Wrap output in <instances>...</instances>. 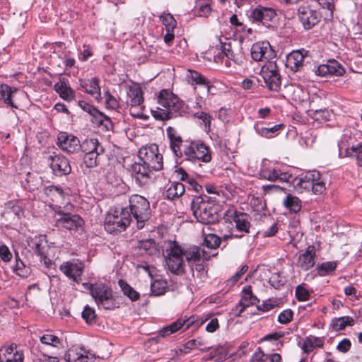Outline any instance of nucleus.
I'll use <instances>...</instances> for the list:
<instances>
[{
  "label": "nucleus",
  "mask_w": 362,
  "mask_h": 362,
  "mask_svg": "<svg viewBox=\"0 0 362 362\" xmlns=\"http://www.w3.org/2000/svg\"><path fill=\"white\" fill-rule=\"evenodd\" d=\"M244 296L240 301V305L242 306L241 310L239 312V315L243 311V310L248 307L250 305H253L257 300V298L252 294L251 287L244 288L243 289Z\"/></svg>",
  "instance_id": "ea45409f"
},
{
  "label": "nucleus",
  "mask_w": 362,
  "mask_h": 362,
  "mask_svg": "<svg viewBox=\"0 0 362 362\" xmlns=\"http://www.w3.org/2000/svg\"><path fill=\"white\" fill-rule=\"evenodd\" d=\"M91 296L95 299L98 307L110 310L115 307L112 291L106 285L100 283L89 286Z\"/></svg>",
  "instance_id": "6e6552de"
},
{
  "label": "nucleus",
  "mask_w": 362,
  "mask_h": 362,
  "mask_svg": "<svg viewBox=\"0 0 362 362\" xmlns=\"http://www.w3.org/2000/svg\"><path fill=\"white\" fill-rule=\"evenodd\" d=\"M104 97L105 99V103L108 108L117 110L119 107V102L115 97L112 95L109 91L104 93Z\"/></svg>",
  "instance_id": "bf43d9fd"
},
{
  "label": "nucleus",
  "mask_w": 362,
  "mask_h": 362,
  "mask_svg": "<svg viewBox=\"0 0 362 362\" xmlns=\"http://www.w3.org/2000/svg\"><path fill=\"white\" fill-rule=\"evenodd\" d=\"M298 16L304 28L309 30L320 21L319 13L308 6L301 5L298 8Z\"/></svg>",
  "instance_id": "a211bd4d"
},
{
  "label": "nucleus",
  "mask_w": 362,
  "mask_h": 362,
  "mask_svg": "<svg viewBox=\"0 0 362 362\" xmlns=\"http://www.w3.org/2000/svg\"><path fill=\"white\" fill-rule=\"evenodd\" d=\"M92 122L98 127H104L106 130L111 129L113 126L110 118L101 112H99L94 119H92Z\"/></svg>",
  "instance_id": "79ce46f5"
},
{
  "label": "nucleus",
  "mask_w": 362,
  "mask_h": 362,
  "mask_svg": "<svg viewBox=\"0 0 362 362\" xmlns=\"http://www.w3.org/2000/svg\"><path fill=\"white\" fill-rule=\"evenodd\" d=\"M137 247L139 250H144L148 255L153 254L156 250V243L152 239L139 241Z\"/></svg>",
  "instance_id": "de8ad7c7"
},
{
  "label": "nucleus",
  "mask_w": 362,
  "mask_h": 362,
  "mask_svg": "<svg viewBox=\"0 0 362 362\" xmlns=\"http://www.w3.org/2000/svg\"><path fill=\"white\" fill-rule=\"evenodd\" d=\"M187 77L192 80V83H196V84L203 86L204 88L206 89V93L207 94L209 93V91H210L209 82L200 73L195 71H192V70H188Z\"/></svg>",
  "instance_id": "e433bc0d"
},
{
  "label": "nucleus",
  "mask_w": 362,
  "mask_h": 362,
  "mask_svg": "<svg viewBox=\"0 0 362 362\" xmlns=\"http://www.w3.org/2000/svg\"><path fill=\"white\" fill-rule=\"evenodd\" d=\"M238 47H234L231 43H223L222 45V52L225 56L236 64H241L243 57L240 53L237 52Z\"/></svg>",
  "instance_id": "c85d7f7f"
},
{
  "label": "nucleus",
  "mask_w": 362,
  "mask_h": 362,
  "mask_svg": "<svg viewBox=\"0 0 362 362\" xmlns=\"http://www.w3.org/2000/svg\"><path fill=\"white\" fill-rule=\"evenodd\" d=\"M23 353L16 344L3 346L0 349V362H23Z\"/></svg>",
  "instance_id": "5701e85b"
},
{
  "label": "nucleus",
  "mask_w": 362,
  "mask_h": 362,
  "mask_svg": "<svg viewBox=\"0 0 362 362\" xmlns=\"http://www.w3.org/2000/svg\"><path fill=\"white\" fill-rule=\"evenodd\" d=\"M132 221L128 208L120 211L115 210L114 213H108L105 221V228L109 233L124 230Z\"/></svg>",
  "instance_id": "1a4fd4ad"
},
{
  "label": "nucleus",
  "mask_w": 362,
  "mask_h": 362,
  "mask_svg": "<svg viewBox=\"0 0 362 362\" xmlns=\"http://www.w3.org/2000/svg\"><path fill=\"white\" fill-rule=\"evenodd\" d=\"M296 297L300 301L309 300L310 294L303 286H298L296 288Z\"/></svg>",
  "instance_id": "680f3d73"
},
{
  "label": "nucleus",
  "mask_w": 362,
  "mask_h": 362,
  "mask_svg": "<svg viewBox=\"0 0 362 362\" xmlns=\"http://www.w3.org/2000/svg\"><path fill=\"white\" fill-rule=\"evenodd\" d=\"M284 206L291 211L296 213L300 210V200L294 196L288 194L284 202Z\"/></svg>",
  "instance_id": "37998d69"
},
{
  "label": "nucleus",
  "mask_w": 362,
  "mask_h": 362,
  "mask_svg": "<svg viewBox=\"0 0 362 362\" xmlns=\"http://www.w3.org/2000/svg\"><path fill=\"white\" fill-rule=\"evenodd\" d=\"M221 243V239L215 234L206 235L204 239V245L209 249H216Z\"/></svg>",
  "instance_id": "864d4df0"
},
{
  "label": "nucleus",
  "mask_w": 362,
  "mask_h": 362,
  "mask_svg": "<svg viewBox=\"0 0 362 362\" xmlns=\"http://www.w3.org/2000/svg\"><path fill=\"white\" fill-rule=\"evenodd\" d=\"M80 106L81 108L86 111V112L89 113L92 117L93 119L99 113V110H97L95 107L90 105L88 103H86L85 102H81Z\"/></svg>",
  "instance_id": "774afa93"
},
{
  "label": "nucleus",
  "mask_w": 362,
  "mask_h": 362,
  "mask_svg": "<svg viewBox=\"0 0 362 362\" xmlns=\"http://www.w3.org/2000/svg\"><path fill=\"white\" fill-rule=\"evenodd\" d=\"M54 90L66 101H71L75 96L74 91L71 88L65 78H60L54 86Z\"/></svg>",
  "instance_id": "a878e982"
},
{
  "label": "nucleus",
  "mask_w": 362,
  "mask_h": 362,
  "mask_svg": "<svg viewBox=\"0 0 362 362\" xmlns=\"http://www.w3.org/2000/svg\"><path fill=\"white\" fill-rule=\"evenodd\" d=\"M325 189V184L322 180H321L320 175L319 174V178L316 182H313V187H312L311 190L315 194H322Z\"/></svg>",
  "instance_id": "338daca9"
},
{
  "label": "nucleus",
  "mask_w": 362,
  "mask_h": 362,
  "mask_svg": "<svg viewBox=\"0 0 362 362\" xmlns=\"http://www.w3.org/2000/svg\"><path fill=\"white\" fill-rule=\"evenodd\" d=\"M129 214L137 223V228L141 229L148 220L151 214L150 205L148 200L142 196L134 194L129 199Z\"/></svg>",
  "instance_id": "20e7f679"
},
{
  "label": "nucleus",
  "mask_w": 362,
  "mask_h": 362,
  "mask_svg": "<svg viewBox=\"0 0 362 362\" xmlns=\"http://www.w3.org/2000/svg\"><path fill=\"white\" fill-rule=\"evenodd\" d=\"M192 162L209 163L211 160L210 148L202 141H192L183 146L182 157Z\"/></svg>",
  "instance_id": "0eeeda50"
},
{
  "label": "nucleus",
  "mask_w": 362,
  "mask_h": 362,
  "mask_svg": "<svg viewBox=\"0 0 362 362\" xmlns=\"http://www.w3.org/2000/svg\"><path fill=\"white\" fill-rule=\"evenodd\" d=\"M168 288V283L164 279H156L151 284V291L153 296L163 295Z\"/></svg>",
  "instance_id": "58836bf2"
},
{
  "label": "nucleus",
  "mask_w": 362,
  "mask_h": 362,
  "mask_svg": "<svg viewBox=\"0 0 362 362\" xmlns=\"http://www.w3.org/2000/svg\"><path fill=\"white\" fill-rule=\"evenodd\" d=\"M16 264L14 266V272L20 276L27 277L30 274V269L25 267L23 262L19 259L18 254L16 252Z\"/></svg>",
  "instance_id": "8fccbe9b"
},
{
  "label": "nucleus",
  "mask_w": 362,
  "mask_h": 362,
  "mask_svg": "<svg viewBox=\"0 0 362 362\" xmlns=\"http://www.w3.org/2000/svg\"><path fill=\"white\" fill-rule=\"evenodd\" d=\"M139 158L153 170L158 171L163 168V156L155 144L141 148L139 151Z\"/></svg>",
  "instance_id": "9d476101"
},
{
  "label": "nucleus",
  "mask_w": 362,
  "mask_h": 362,
  "mask_svg": "<svg viewBox=\"0 0 362 362\" xmlns=\"http://www.w3.org/2000/svg\"><path fill=\"white\" fill-rule=\"evenodd\" d=\"M315 74L320 76H342L345 73L344 67L336 60H329L327 64L318 66L315 70Z\"/></svg>",
  "instance_id": "4be33fe9"
},
{
  "label": "nucleus",
  "mask_w": 362,
  "mask_h": 362,
  "mask_svg": "<svg viewBox=\"0 0 362 362\" xmlns=\"http://www.w3.org/2000/svg\"><path fill=\"white\" fill-rule=\"evenodd\" d=\"M96 315L94 309L90 308L89 305H86L83 312L82 317L86 320L87 323H90L95 319Z\"/></svg>",
  "instance_id": "e2e57ef3"
},
{
  "label": "nucleus",
  "mask_w": 362,
  "mask_h": 362,
  "mask_svg": "<svg viewBox=\"0 0 362 362\" xmlns=\"http://www.w3.org/2000/svg\"><path fill=\"white\" fill-rule=\"evenodd\" d=\"M261 178L267 180L271 182H289L292 175L287 172H282L277 168L267 166L266 163H263L259 172Z\"/></svg>",
  "instance_id": "f3484780"
},
{
  "label": "nucleus",
  "mask_w": 362,
  "mask_h": 362,
  "mask_svg": "<svg viewBox=\"0 0 362 362\" xmlns=\"http://www.w3.org/2000/svg\"><path fill=\"white\" fill-rule=\"evenodd\" d=\"M119 284L121 286L124 294L127 296L132 300L135 301L139 298V293L129 284L122 280L119 281Z\"/></svg>",
  "instance_id": "3c124183"
},
{
  "label": "nucleus",
  "mask_w": 362,
  "mask_h": 362,
  "mask_svg": "<svg viewBox=\"0 0 362 362\" xmlns=\"http://www.w3.org/2000/svg\"><path fill=\"white\" fill-rule=\"evenodd\" d=\"M127 106H136L143 105L144 98L142 90L139 88H129L128 92Z\"/></svg>",
  "instance_id": "72a5a7b5"
},
{
  "label": "nucleus",
  "mask_w": 362,
  "mask_h": 362,
  "mask_svg": "<svg viewBox=\"0 0 362 362\" xmlns=\"http://www.w3.org/2000/svg\"><path fill=\"white\" fill-rule=\"evenodd\" d=\"M159 19L165 26L166 31H172L177 27V21L170 13H163L160 15Z\"/></svg>",
  "instance_id": "a18cd8bd"
},
{
  "label": "nucleus",
  "mask_w": 362,
  "mask_h": 362,
  "mask_svg": "<svg viewBox=\"0 0 362 362\" xmlns=\"http://www.w3.org/2000/svg\"><path fill=\"white\" fill-rule=\"evenodd\" d=\"M185 348L189 349H199L200 351L204 352L209 350L211 346H207V342L202 338H197L188 341L185 344Z\"/></svg>",
  "instance_id": "a19ab883"
},
{
  "label": "nucleus",
  "mask_w": 362,
  "mask_h": 362,
  "mask_svg": "<svg viewBox=\"0 0 362 362\" xmlns=\"http://www.w3.org/2000/svg\"><path fill=\"white\" fill-rule=\"evenodd\" d=\"M151 168L141 161L135 162L132 165V175L139 186H144L149 182Z\"/></svg>",
  "instance_id": "6ab92c4d"
},
{
  "label": "nucleus",
  "mask_w": 362,
  "mask_h": 362,
  "mask_svg": "<svg viewBox=\"0 0 362 362\" xmlns=\"http://www.w3.org/2000/svg\"><path fill=\"white\" fill-rule=\"evenodd\" d=\"M16 88L11 87L7 84L0 85V100L3 101L7 105L17 109L18 106L12 101L14 93L17 92Z\"/></svg>",
  "instance_id": "cd10ccee"
},
{
  "label": "nucleus",
  "mask_w": 362,
  "mask_h": 362,
  "mask_svg": "<svg viewBox=\"0 0 362 362\" xmlns=\"http://www.w3.org/2000/svg\"><path fill=\"white\" fill-rule=\"evenodd\" d=\"M337 268V262H325L317 265L316 269L317 274L321 276L330 274Z\"/></svg>",
  "instance_id": "c03bdc74"
},
{
  "label": "nucleus",
  "mask_w": 362,
  "mask_h": 362,
  "mask_svg": "<svg viewBox=\"0 0 362 362\" xmlns=\"http://www.w3.org/2000/svg\"><path fill=\"white\" fill-rule=\"evenodd\" d=\"M158 103L160 107L152 111L153 116L157 119L166 120L177 116L186 117L189 114L188 106L168 90H160Z\"/></svg>",
  "instance_id": "f257e3e1"
},
{
  "label": "nucleus",
  "mask_w": 362,
  "mask_h": 362,
  "mask_svg": "<svg viewBox=\"0 0 362 362\" xmlns=\"http://www.w3.org/2000/svg\"><path fill=\"white\" fill-rule=\"evenodd\" d=\"M251 57L256 62L272 59L275 56L269 42H257L252 45L250 49Z\"/></svg>",
  "instance_id": "dca6fc26"
},
{
  "label": "nucleus",
  "mask_w": 362,
  "mask_h": 362,
  "mask_svg": "<svg viewBox=\"0 0 362 362\" xmlns=\"http://www.w3.org/2000/svg\"><path fill=\"white\" fill-rule=\"evenodd\" d=\"M194 117L202 121L206 132H209L211 130V122L212 116L205 112H197L194 113Z\"/></svg>",
  "instance_id": "603ef678"
},
{
  "label": "nucleus",
  "mask_w": 362,
  "mask_h": 362,
  "mask_svg": "<svg viewBox=\"0 0 362 362\" xmlns=\"http://www.w3.org/2000/svg\"><path fill=\"white\" fill-rule=\"evenodd\" d=\"M57 145L64 151L69 153L77 152L80 149L79 139L72 135L61 132L58 135Z\"/></svg>",
  "instance_id": "aec40b11"
},
{
  "label": "nucleus",
  "mask_w": 362,
  "mask_h": 362,
  "mask_svg": "<svg viewBox=\"0 0 362 362\" xmlns=\"http://www.w3.org/2000/svg\"><path fill=\"white\" fill-rule=\"evenodd\" d=\"M187 250H184L175 241L165 243L164 254L168 269L175 274H182L185 271L184 257L186 258Z\"/></svg>",
  "instance_id": "7ed1b4c3"
},
{
  "label": "nucleus",
  "mask_w": 362,
  "mask_h": 362,
  "mask_svg": "<svg viewBox=\"0 0 362 362\" xmlns=\"http://www.w3.org/2000/svg\"><path fill=\"white\" fill-rule=\"evenodd\" d=\"M262 76L270 90L279 91L281 88V76L276 62H267L262 67Z\"/></svg>",
  "instance_id": "9b49d317"
},
{
  "label": "nucleus",
  "mask_w": 362,
  "mask_h": 362,
  "mask_svg": "<svg viewBox=\"0 0 362 362\" xmlns=\"http://www.w3.org/2000/svg\"><path fill=\"white\" fill-rule=\"evenodd\" d=\"M12 259L13 253L9 247L4 244H1L0 245V259L4 263H8Z\"/></svg>",
  "instance_id": "13d9d810"
},
{
  "label": "nucleus",
  "mask_w": 362,
  "mask_h": 362,
  "mask_svg": "<svg viewBox=\"0 0 362 362\" xmlns=\"http://www.w3.org/2000/svg\"><path fill=\"white\" fill-rule=\"evenodd\" d=\"M180 320H181L182 327L184 330H187L190 327L194 329L199 327L207 320V318L192 315L187 318H180Z\"/></svg>",
  "instance_id": "f704fd0d"
},
{
  "label": "nucleus",
  "mask_w": 362,
  "mask_h": 362,
  "mask_svg": "<svg viewBox=\"0 0 362 362\" xmlns=\"http://www.w3.org/2000/svg\"><path fill=\"white\" fill-rule=\"evenodd\" d=\"M80 149L84 153H95V151H99V153H104L103 146L99 143L97 139H88L80 144Z\"/></svg>",
  "instance_id": "2f4dec72"
},
{
  "label": "nucleus",
  "mask_w": 362,
  "mask_h": 362,
  "mask_svg": "<svg viewBox=\"0 0 362 362\" xmlns=\"http://www.w3.org/2000/svg\"><path fill=\"white\" fill-rule=\"evenodd\" d=\"M86 91L95 98L100 96V88L96 78H92L83 86Z\"/></svg>",
  "instance_id": "49530a36"
},
{
  "label": "nucleus",
  "mask_w": 362,
  "mask_h": 362,
  "mask_svg": "<svg viewBox=\"0 0 362 362\" xmlns=\"http://www.w3.org/2000/svg\"><path fill=\"white\" fill-rule=\"evenodd\" d=\"M319 178V172L313 171L306 173L304 176L295 178L293 183L294 189L298 193H303L304 191H310L313 187V182Z\"/></svg>",
  "instance_id": "412c9836"
},
{
  "label": "nucleus",
  "mask_w": 362,
  "mask_h": 362,
  "mask_svg": "<svg viewBox=\"0 0 362 362\" xmlns=\"http://www.w3.org/2000/svg\"><path fill=\"white\" fill-rule=\"evenodd\" d=\"M354 324V320L350 316L336 317L331 322V326L334 331L343 330L346 326H352Z\"/></svg>",
  "instance_id": "c9c22d12"
},
{
  "label": "nucleus",
  "mask_w": 362,
  "mask_h": 362,
  "mask_svg": "<svg viewBox=\"0 0 362 362\" xmlns=\"http://www.w3.org/2000/svg\"><path fill=\"white\" fill-rule=\"evenodd\" d=\"M167 136L170 140V147L177 158H182L183 149H181L182 144V136L177 130L172 127H168L166 130Z\"/></svg>",
  "instance_id": "393cba45"
},
{
  "label": "nucleus",
  "mask_w": 362,
  "mask_h": 362,
  "mask_svg": "<svg viewBox=\"0 0 362 362\" xmlns=\"http://www.w3.org/2000/svg\"><path fill=\"white\" fill-rule=\"evenodd\" d=\"M40 341L46 345L57 346L60 344L58 337L52 334H45L40 337Z\"/></svg>",
  "instance_id": "6e6d98bb"
},
{
  "label": "nucleus",
  "mask_w": 362,
  "mask_h": 362,
  "mask_svg": "<svg viewBox=\"0 0 362 362\" xmlns=\"http://www.w3.org/2000/svg\"><path fill=\"white\" fill-rule=\"evenodd\" d=\"M130 115L136 118H141L143 117L144 106L143 105L136 106H128Z\"/></svg>",
  "instance_id": "69168bd1"
},
{
  "label": "nucleus",
  "mask_w": 362,
  "mask_h": 362,
  "mask_svg": "<svg viewBox=\"0 0 362 362\" xmlns=\"http://www.w3.org/2000/svg\"><path fill=\"white\" fill-rule=\"evenodd\" d=\"M83 268V264L80 261H66L59 266V270L76 284L81 281Z\"/></svg>",
  "instance_id": "2eb2a0df"
},
{
  "label": "nucleus",
  "mask_w": 362,
  "mask_h": 362,
  "mask_svg": "<svg viewBox=\"0 0 362 362\" xmlns=\"http://www.w3.org/2000/svg\"><path fill=\"white\" fill-rule=\"evenodd\" d=\"M317 1L322 8L327 10L326 18H332L334 8L333 0H317Z\"/></svg>",
  "instance_id": "4d7b16f0"
},
{
  "label": "nucleus",
  "mask_w": 362,
  "mask_h": 362,
  "mask_svg": "<svg viewBox=\"0 0 362 362\" xmlns=\"http://www.w3.org/2000/svg\"><path fill=\"white\" fill-rule=\"evenodd\" d=\"M276 16V13L274 8L259 5L251 10L249 18L252 22L261 23L264 26L269 28L270 23Z\"/></svg>",
  "instance_id": "ddd939ff"
},
{
  "label": "nucleus",
  "mask_w": 362,
  "mask_h": 362,
  "mask_svg": "<svg viewBox=\"0 0 362 362\" xmlns=\"http://www.w3.org/2000/svg\"><path fill=\"white\" fill-rule=\"evenodd\" d=\"M68 362H93V358L84 350L70 349L66 355Z\"/></svg>",
  "instance_id": "7c9ffc66"
},
{
  "label": "nucleus",
  "mask_w": 362,
  "mask_h": 362,
  "mask_svg": "<svg viewBox=\"0 0 362 362\" xmlns=\"http://www.w3.org/2000/svg\"><path fill=\"white\" fill-rule=\"evenodd\" d=\"M305 55L301 50L291 52L287 57L286 65L292 71H297L303 66Z\"/></svg>",
  "instance_id": "bb28decb"
},
{
  "label": "nucleus",
  "mask_w": 362,
  "mask_h": 362,
  "mask_svg": "<svg viewBox=\"0 0 362 362\" xmlns=\"http://www.w3.org/2000/svg\"><path fill=\"white\" fill-rule=\"evenodd\" d=\"M232 223L234 224V229L231 230V235L235 238H246L247 244L250 245L255 235L250 233V218L246 213L234 211L231 216Z\"/></svg>",
  "instance_id": "39448f33"
},
{
  "label": "nucleus",
  "mask_w": 362,
  "mask_h": 362,
  "mask_svg": "<svg viewBox=\"0 0 362 362\" xmlns=\"http://www.w3.org/2000/svg\"><path fill=\"white\" fill-rule=\"evenodd\" d=\"M191 209L196 219L203 224L214 223L218 220V206L207 196L194 197Z\"/></svg>",
  "instance_id": "f03ea898"
},
{
  "label": "nucleus",
  "mask_w": 362,
  "mask_h": 362,
  "mask_svg": "<svg viewBox=\"0 0 362 362\" xmlns=\"http://www.w3.org/2000/svg\"><path fill=\"white\" fill-rule=\"evenodd\" d=\"M283 127V124H276L272 127H264L260 125L259 122H256L254 125L255 132L262 137L271 139L278 134L279 131Z\"/></svg>",
  "instance_id": "c756f323"
},
{
  "label": "nucleus",
  "mask_w": 362,
  "mask_h": 362,
  "mask_svg": "<svg viewBox=\"0 0 362 362\" xmlns=\"http://www.w3.org/2000/svg\"><path fill=\"white\" fill-rule=\"evenodd\" d=\"M351 150L354 153L357 165L362 167V142L356 146H352Z\"/></svg>",
  "instance_id": "0e129e2a"
},
{
  "label": "nucleus",
  "mask_w": 362,
  "mask_h": 362,
  "mask_svg": "<svg viewBox=\"0 0 362 362\" xmlns=\"http://www.w3.org/2000/svg\"><path fill=\"white\" fill-rule=\"evenodd\" d=\"M210 256L199 247H192L187 250L186 261L191 269L192 276L202 278L205 275L204 261L208 260Z\"/></svg>",
  "instance_id": "423d86ee"
},
{
  "label": "nucleus",
  "mask_w": 362,
  "mask_h": 362,
  "mask_svg": "<svg viewBox=\"0 0 362 362\" xmlns=\"http://www.w3.org/2000/svg\"><path fill=\"white\" fill-rule=\"evenodd\" d=\"M182 328V327L181 320L178 319L177 320L173 322L170 325L166 326V327H163L162 329H160L159 332V335L162 337H165L178 331L179 329H180Z\"/></svg>",
  "instance_id": "09e8293b"
},
{
  "label": "nucleus",
  "mask_w": 362,
  "mask_h": 362,
  "mask_svg": "<svg viewBox=\"0 0 362 362\" xmlns=\"http://www.w3.org/2000/svg\"><path fill=\"white\" fill-rule=\"evenodd\" d=\"M316 249L314 245H309L305 252L299 255L297 264L303 270L307 271L312 268L315 263Z\"/></svg>",
  "instance_id": "b1692460"
},
{
  "label": "nucleus",
  "mask_w": 362,
  "mask_h": 362,
  "mask_svg": "<svg viewBox=\"0 0 362 362\" xmlns=\"http://www.w3.org/2000/svg\"><path fill=\"white\" fill-rule=\"evenodd\" d=\"M323 344L324 342L322 338L309 336L305 339L303 348L305 352L309 353L315 348L322 347Z\"/></svg>",
  "instance_id": "4c0bfd02"
},
{
  "label": "nucleus",
  "mask_w": 362,
  "mask_h": 362,
  "mask_svg": "<svg viewBox=\"0 0 362 362\" xmlns=\"http://www.w3.org/2000/svg\"><path fill=\"white\" fill-rule=\"evenodd\" d=\"M185 191V185L178 182H171L164 193L165 198L173 200L182 196Z\"/></svg>",
  "instance_id": "473e14b6"
},
{
  "label": "nucleus",
  "mask_w": 362,
  "mask_h": 362,
  "mask_svg": "<svg viewBox=\"0 0 362 362\" xmlns=\"http://www.w3.org/2000/svg\"><path fill=\"white\" fill-rule=\"evenodd\" d=\"M293 313L291 309H286L280 313L278 322L281 324H288L293 320Z\"/></svg>",
  "instance_id": "052dcab7"
},
{
  "label": "nucleus",
  "mask_w": 362,
  "mask_h": 362,
  "mask_svg": "<svg viewBox=\"0 0 362 362\" xmlns=\"http://www.w3.org/2000/svg\"><path fill=\"white\" fill-rule=\"evenodd\" d=\"M103 153H99V151L95 153H85L83 157V162L88 168H93L97 165L98 156Z\"/></svg>",
  "instance_id": "5fc2aeb1"
},
{
  "label": "nucleus",
  "mask_w": 362,
  "mask_h": 362,
  "mask_svg": "<svg viewBox=\"0 0 362 362\" xmlns=\"http://www.w3.org/2000/svg\"><path fill=\"white\" fill-rule=\"evenodd\" d=\"M59 217L56 218V225L59 228H63L69 230H78L82 228L83 220L77 214L66 213L59 211L57 213Z\"/></svg>",
  "instance_id": "f8f14e48"
},
{
  "label": "nucleus",
  "mask_w": 362,
  "mask_h": 362,
  "mask_svg": "<svg viewBox=\"0 0 362 362\" xmlns=\"http://www.w3.org/2000/svg\"><path fill=\"white\" fill-rule=\"evenodd\" d=\"M47 160L55 175L62 176L71 173V168L69 161L65 156L54 153L48 156Z\"/></svg>",
  "instance_id": "4468645a"
}]
</instances>
